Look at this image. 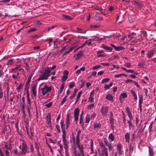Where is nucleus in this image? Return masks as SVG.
Segmentation results:
<instances>
[{"label":"nucleus","instance_id":"1","mask_svg":"<svg viewBox=\"0 0 156 156\" xmlns=\"http://www.w3.org/2000/svg\"><path fill=\"white\" fill-rule=\"evenodd\" d=\"M125 109L126 111V112L129 119V120H128L127 122L129 125V129H131V128L133 126L132 122L133 119V117L129 107H126L125 108Z\"/></svg>","mask_w":156,"mask_h":156},{"label":"nucleus","instance_id":"2","mask_svg":"<svg viewBox=\"0 0 156 156\" xmlns=\"http://www.w3.org/2000/svg\"><path fill=\"white\" fill-rule=\"evenodd\" d=\"M28 148V147L27 146L26 142L24 141H23L21 151L19 152V155H23L25 154L27 152L28 153L29 151H27Z\"/></svg>","mask_w":156,"mask_h":156},{"label":"nucleus","instance_id":"3","mask_svg":"<svg viewBox=\"0 0 156 156\" xmlns=\"http://www.w3.org/2000/svg\"><path fill=\"white\" fill-rule=\"evenodd\" d=\"M99 145L102 151L100 156H108L107 148L104 145L103 142H100Z\"/></svg>","mask_w":156,"mask_h":156},{"label":"nucleus","instance_id":"4","mask_svg":"<svg viewBox=\"0 0 156 156\" xmlns=\"http://www.w3.org/2000/svg\"><path fill=\"white\" fill-rule=\"evenodd\" d=\"M51 89V87L48 86L47 85H44V87L41 88L42 95H45L47 92H50Z\"/></svg>","mask_w":156,"mask_h":156},{"label":"nucleus","instance_id":"5","mask_svg":"<svg viewBox=\"0 0 156 156\" xmlns=\"http://www.w3.org/2000/svg\"><path fill=\"white\" fill-rule=\"evenodd\" d=\"M108 108L107 106H102L101 110V112L103 116H105L107 115L108 111Z\"/></svg>","mask_w":156,"mask_h":156},{"label":"nucleus","instance_id":"6","mask_svg":"<svg viewBox=\"0 0 156 156\" xmlns=\"http://www.w3.org/2000/svg\"><path fill=\"white\" fill-rule=\"evenodd\" d=\"M104 142L105 145L108 147L109 151L110 152L113 148L111 142H109L107 139L105 138L104 139Z\"/></svg>","mask_w":156,"mask_h":156},{"label":"nucleus","instance_id":"7","mask_svg":"<svg viewBox=\"0 0 156 156\" xmlns=\"http://www.w3.org/2000/svg\"><path fill=\"white\" fill-rule=\"evenodd\" d=\"M156 54V50L154 49H152L148 51V53L147 54V56L149 58H150Z\"/></svg>","mask_w":156,"mask_h":156},{"label":"nucleus","instance_id":"8","mask_svg":"<svg viewBox=\"0 0 156 156\" xmlns=\"http://www.w3.org/2000/svg\"><path fill=\"white\" fill-rule=\"evenodd\" d=\"M46 123L50 127H51V114L50 113H48L46 116Z\"/></svg>","mask_w":156,"mask_h":156},{"label":"nucleus","instance_id":"9","mask_svg":"<svg viewBox=\"0 0 156 156\" xmlns=\"http://www.w3.org/2000/svg\"><path fill=\"white\" fill-rule=\"evenodd\" d=\"M62 138L63 144L64 145V148L65 149V151L66 150H68V144H69V142L67 141L66 137Z\"/></svg>","mask_w":156,"mask_h":156},{"label":"nucleus","instance_id":"10","mask_svg":"<svg viewBox=\"0 0 156 156\" xmlns=\"http://www.w3.org/2000/svg\"><path fill=\"white\" fill-rule=\"evenodd\" d=\"M49 76L48 75L43 73L42 75L38 79V80H47L48 79V77Z\"/></svg>","mask_w":156,"mask_h":156},{"label":"nucleus","instance_id":"11","mask_svg":"<svg viewBox=\"0 0 156 156\" xmlns=\"http://www.w3.org/2000/svg\"><path fill=\"white\" fill-rule=\"evenodd\" d=\"M111 45L113 48L116 51H122L124 48L123 47L120 46H116L115 45L112 44H111Z\"/></svg>","mask_w":156,"mask_h":156},{"label":"nucleus","instance_id":"12","mask_svg":"<svg viewBox=\"0 0 156 156\" xmlns=\"http://www.w3.org/2000/svg\"><path fill=\"white\" fill-rule=\"evenodd\" d=\"M36 87L37 86L36 85L31 87V92L32 94H33L34 97H36L37 94L36 91Z\"/></svg>","mask_w":156,"mask_h":156},{"label":"nucleus","instance_id":"13","mask_svg":"<svg viewBox=\"0 0 156 156\" xmlns=\"http://www.w3.org/2000/svg\"><path fill=\"white\" fill-rule=\"evenodd\" d=\"M70 115L69 114H67L66 119V128L67 129L69 127L70 120Z\"/></svg>","mask_w":156,"mask_h":156},{"label":"nucleus","instance_id":"14","mask_svg":"<svg viewBox=\"0 0 156 156\" xmlns=\"http://www.w3.org/2000/svg\"><path fill=\"white\" fill-rule=\"evenodd\" d=\"M77 147L78 148V149H79V150H80V154H81L82 156H83L84 155V154H83L84 148L83 146V145L82 144H77Z\"/></svg>","mask_w":156,"mask_h":156},{"label":"nucleus","instance_id":"15","mask_svg":"<svg viewBox=\"0 0 156 156\" xmlns=\"http://www.w3.org/2000/svg\"><path fill=\"white\" fill-rule=\"evenodd\" d=\"M101 127V125L100 123H95L94 125V129L96 130H98L100 129Z\"/></svg>","mask_w":156,"mask_h":156},{"label":"nucleus","instance_id":"16","mask_svg":"<svg viewBox=\"0 0 156 156\" xmlns=\"http://www.w3.org/2000/svg\"><path fill=\"white\" fill-rule=\"evenodd\" d=\"M122 145L121 144H119L117 147V151L119 152V154H122Z\"/></svg>","mask_w":156,"mask_h":156},{"label":"nucleus","instance_id":"17","mask_svg":"<svg viewBox=\"0 0 156 156\" xmlns=\"http://www.w3.org/2000/svg\"><path fill=\"white\" fill-rule=\"evenodd\" d=\"M130 91L131 94L134 97V100L136 101L137 100V96L135 92L133 90H131Z\"/></svg>","mask_w":156,"mask_h":156},{"label":"nucleus","instance_id":"18","mask_svg":"<svg viewBox=\"0 0 156 156\" xmlns=\"http://www.w3.org/2000/svg\"><path fill=\"white\" fill-rule=\"evenodd\" d=\"M44 73L48 75V76H50L51 73L50 69L49 67H47L45 69Z\"/></svg>","mask_w":156,"mask_h":156},{"label":"nucleus","instance_id":"19","mask_svg":"<svg viewBox=\"0 0 156 156\" xmlns=\"http://www.w3.org/2000/svg\"><path fill=\"white\" fill-rule=\"evenodd\" d=\"M106 99L110 101H112L113 98L111 94H108L106 97Z\"/></svg>","mask_w":156,"mask_h":156},{"label":"nucleus","instance_id":"20","mask_svg":"<svg viewBox=\"0 0 156 156\" xmlns=\"http://www.w3.org/2000/svg\"><path fill=\"white\" fill-rule=\"evenodd\" d=\"M102 48L105 50H106L109 51H112V48L110 47L107 46H105L104 44H103L102 45Z\"/></svg>","mask_w":156,"mask_h":156},{"label":"nucleus","instance_id":"21","mask_svg":"<svg viewBox=\"0 0 156 156\" xmlns=\"http://www.w3.org/2000/svg\"><path fill=\"white\" fill-rule=\"evenodd\" d=\"M126 141L128 143L129 142L130 135L129 133H126L125 136Z\"/></svg>","mask_w":156,"mask_h":156},{"label":"nucleus","instance_id":"22","mask_svg":"<svg viewBox=\"0 0 156 156\" xmlns=\"http://www.w3.org/2000/svg\"><path fill=\"white\" fill-rule=\"evenodd\" d=\"M90 154L91 156H98L97 151L95 150L94 151V150L90 151Z\"/></svg>","mask_w":156,"mask_h":156},{"label":"nucleus","instance_id":"23","mask_svg":"<svg viewBox=\"0 0 156 156\" xmlns=\"http://www.w3.org/2000/svg\"><path fill=\"white\" fill-rule=\"evenodd\" d=\"M127 97V95L126 93H122L119 96V99L124 98Z\"/></svg>","mask_w":156,"mask_h":156},{"label":"nucleus","instance_id":"24","mask_svg":"<svg viewBox=\"0 0 156 156\" xmlns=\"http://www.w3.org/2000/svg\"><path fill=\"white\" fill-rule=\"evenodd\" d=\"M108 138L112 141H113L114 140V136L112 133H111L109 134Z\"/></svg>","mask_w":156,"mask_h":156},{"label":"nucleus","instance_id":"25","mask_svg":"<svg viewBox=\"0 0 156 156\" xmlns=\"http://www.w3.org/2000/svg\"><path fill=\"white\" fill-rule=\"evenodd\" d=\"M112 85V82H111L108 85H105V86L104 88L106 90H108L109 89L110 87H111Z\"/></svg>","mask_w":156,"mask_h":156},{"label":"nucleus","instance_id":"26","mask_svg":"<svg viewBox=\"0 0 156 156\" xmlns=\"http://www.w3.org/2000/svg\"><path fill=\"white\" fill-rule=\"evenodd\" d=\"M14 59L11 58L9 59L8 61L7 64V65H12L14 63V62L13 61Z\"/></svg>","mask_w":156,"mask_h":156},{"label":"nucleus","instance_id":"27","mask_svg":"<svg viewBox=\"0 0 156 156\" xmlns=\"http://www.w3.org/2000/svg\"><path fill=\"white\" fill-rule=\"evenodd\" d=\"M139 98V105H142L143 100V97L142 95H140Z\"/></svg>","mask_w":156,"mask_h":156},{"label":"nucleus","instance_id":"28","mask_svg":"<svg viewBox=\"0 0 156 156\" xmlns=\"http://www.w3.org/2000/svg\"><path fill=\"white\" fill-rule=\"evenodd\" d=\"M82 93V91H80L78 92V95L77 96L76 100L75 102V103H76L77 102V101L78 100V99L80 97V96L81 95V94Z\"/></svg>","mask_w":156,"mask_h":156},{"label":"nucleus","instance_id":"29","mask_svg":"<svg viewBox=\"0 0 156 156\" xmlns=\"http://www.w3.org/2000/svg\"><path fill=\"white\" fill-rule=\"evenodd\" d=\"M149 152L150 156H154L153 153L152 151V150L151 148L149 147Z\"/></svg>","mask_w":156,"mask_h":156},{"label":"nucleus","instance_id":"30","mask_svg":"<svg viewBox=\"0 0 156 156\" xmlns=\"http://www.w3.org/2000/svg\"><path fill=\"white\" fill-rule=\"evenodd\" d=\"M90 121V116L89 115H87L86 117V123H88Z\"/></svg>","mask_w":156,"mask_h":156},{"label":"nucleus","instance_id":"31","mask_svg":"<svg viewBox=\"0 0 156 156\" xmlns=\"http://www.w3.org/2000/svg\"><path fill=\"white\" fill-rule=\"evenodd\" d=\"M79 110L78 108H76L74 111V115H79Z\"/></svg>","mask_w":156,"mask_h":156},{"label":"nucleus","instance_id":"32","mask_svg":"<svg viewBox=\"0 0 156 156\" xmlns=\"http://www.w3.org/2000/svg\"><path fill=\"white\" fill-rule=\"evenodd\" d=\"M67 98V96H65L64 97V98H63V99L61 101V105H63V104H64V103L66 101Z\"/></svg>","mask_w":156,"mask_h":156},{"label":"nucleus","instance_id":"33","mask_svg":"<svg viewBox=\"0 0 156 156\" xmlns=\"http://www.w3.org/2000/svg\"><path fill=\"white\" fill-rule=\"evenodd\" d=\"M75 85V83L73 82H70L69 85V87L70 88H72Z\"/></svg>","mask_w":156,"mask_h":156},{"label":"nucleus","instance_id":"34","mask_svg":"<svg viewBox=\"0 0 156 156\" xmlns=\"http://www.w3.org/2000/svg\"><path fill=\"white\" fill-rule=\"evenodd\" d=\"M93 142L92 140H90V151L94 150L93 149Z\"/></svg>","mask_w":156,"mask_h":156},{"label":"nucleus","instance_id":"35","mask_svg":"<svg viewBox=\"0 0 156 156\" xmlns=\"http://www.w3.org/2000/svg\"><path fill=\"white\" fill-rule=\"evenodd\" d=\"M24 63L25 64V65L24 66V67L26 68V69L27 71H28L29 69L28 65L27 64L26 62L24 61Z\"/></svg>","mask_w":156,"mask_h":156},{"label":"nucleus","instance_id":"36","mask_svg":"<svg viewBox=\"0 0 156 156\" xmlns=\"http://www.w3.org/2000/svg\"><path fill=\"white\" fill-rule=\"evenodd\" d=\"M94 106V104H91L88 105V109L89 110H91L92 109Z\"/></svg>","mask_w":156,"mask_h":156},{"label":"nucleus","instance_id":"37","mask_svg":"<svg viewBox=\"0 0 156 156\" xmlns=\"http://www.w3.org/2000/svg\"><path fill=\"white\" fill-rule=\"evenodd\" d=\"M64 121L63 120H61L60 121V125L61 129L64 128Z\"/></svg>","mask_w":156,"mask_h":156},{"label":"nucleus","instance_id":"38","mask_svg":"<svg viewBox=\"0 0 156 156\" xmlns=\"http://www.w3.org/2000/svg\"><path fill=\"white\" fill-rule=\"evenodd\" d=\"M80 140V136H76V144H79Z\"/></svg>","mask_w":156,"mask_h":156},{"label":"nucleus","instance_id":"39","mask_svg":"<svg viewBox=\"0 0 156 156\" xmlns=\"http://www.w3.org/2000/svg\"><path fill=\"white\" fill-rule=\"evenodd\" d=\"M52 104V102H50L46 104L45 105V106L47 107V108H49L51 106Z\"/></svg>","mask_w":156,"mask_h":156},{"label":"nucleus","instance_id":"40","mask_svg":"<svg viewBox=\"0 0 156 156\" xmlns=\"http://www.w3.org/2000/svg\"><path fill=\"white\" fill-rule=\"evenodd\" d=\"M76 55L78 56V57L79 58L81 57L83 55V51H81L77 53Z\"/></svg>","mask_w":156,"mask_h":156},{"label":"nucleus","instance_id":"41","mask_svg":"<svg viewBox=\"0 0 156 156\" xmlns=\"http://www.w3.org/2000/svg\"><path fill=\"white\" fill-rule=\"evenodd\" d=\"M62 138L66 137L65 131L64 130V128L62 129Z\"/></svg>","mask_w":156,"mask_h":156},{"label":"nucleus","instance_id":"42","mask_svg":"<svg viewBox=\"0 0 156 156\" xmlns=\"http://www.w3.org/2000/svg\"><path fill=\"white\" fill-rule=\"evenodd\" d=\"M100 26L98 25H91L90 26V27L91 28H96L99 27Z\"/></svg>","mask_w":156,"mask_h":156},{"label":"nucleus","instance_id":"43","mask_svg":"<svg viewBox=\"0 0 156 156\" xmlns=\"http://www.w3.org/2000/svg\"><path fill=\"white\" fill-rule=\"evenodd\" d=\"M101 67L100 65H97L95 66H93L92 68V69L93 70H96L97 69L100 68Z\"/></svg>","mask_w":156,"mask_h":156},{"label":"nucleus","instance_id":"44","mask_svg":"<svg viewBox=\"0 0 156 156\" xmlns=\"http://www.w3.org/2000/svg\"><path fill=\"white\" fill-rule=\"evenodd\" d=\"M63 16L65 17L66 19L68 20H72L71 17L67 15H63Z\"/></svg>","mask_w":156,"mask_h":156},{"label":"nucleus","instance_id":"45","mask_svg":"<svg viewBox=\"0 0 156 156\" xmlns=\"http://www.w3.org/2000/svg\"><path fill=\"white\" fill-rule=\"evenodd\" d=\"M32 74L30 75V76H29V77H28V80L26 82V85L27 84V83H28L30 81L31 78L32 77Z\"/></svg>","mask_w":156,"mask_h":156},{"label":"nucleus","instance_id":"46","mask_svg":"<svg viewBox=\"0 0 156 156\" xmlns=\"http://www.w3.org/2000/svg\"><path fill=\"white\" fill-rule=\"evenodd\" d=\"M21 65H19L18 66L15 67L14 68L12 69V70H15L19 69L21 67Z\"/></svg>","mask_w":156,"mask_h":156},{"label":"nucleus","instance_id":"47","mask_svg":"<svg viewBox=\"0 0 156 156\" xmlns=\"http://www.w3.org/2000/svg\"><path fill=\"white\" fill-rule=\"evenodd\" d=\"M64 84L62 83L61 85L60 86V93H61L62 92V91L64 88Z\"/></svg>","mask_w":156,"mask_h":156},{"label":"nucleus","instance_id":"48","mask_svg":"<svg viewBox=\"0 0 156 156\" xmlns=\"http://www.w3.org/2000/svg\"><path fill=\"white\" fill-rule=\"evenodd\" d=\"M144 65V63L143 62H141L138 64V66L140 68L143 67Z\"/></svg>","mask_w":156,"mask_h":156},{"label":"nucleus","instance_id":"49","mask_svg":"<svg viewBox=\"0 0 156 156\" xmlns=\"http://www.w3.org/2000/svg\"><path fill=\"white\" fill-rule=\"evenodd\" d=\"M55 128L57 129V130L58 133H59L60 132V127H59V126L57 124L56 125Z\"/></svg>","mask_w":156,"mask_h":156},{"label":"nucleus","instance_id":"50","mask_svg":"<svg viewBox=\"0 0 156 156\" xmlns=\"http://www.w3.org/2000/svg\"><path fill=\"white\" fill-rule=\"evenodd\" d=\"M109 80V79L108 78H105L102 80V83H104L105 82H108Z\"/></svg>","mask_w":156,"mask_h":156},{"label":"nucleus","instance_id":"51","mask_svg":"<svg viewBox=\"0 0 156 156\" xmlns=\"http://www.w3.org/2000/svg\"><path fill=\"white\" fill-rule=\"evenodd\" d=\"M30 151L32 153H34V147L33 146V145H30Z\"/></svg>","mask_w":156,"mask_h":156},{"label":"nucleus","instance_id":"52","mask_svg":"<svg viewBox=\"0 0 156 156\" xmlns=\"http://www.w3.org/2000/svg\"><path fill=\"white\" fill-rule=\"evenodd\" d=\"M73 49V48H70L67 51H66L65 53L64 54V55H66L69 52H70Z\"/></svg>","mask_w":156,"mask_h":156},{"label":"nucleus","instance_id":"53","mask_svg":"<svg viewBox=\"0 0 156 156\" xmlns=\"http://www.w3.org/2000/svg\"><path fill=\"white\" fill-rule=\"evenodd\" d=\"M124 66L127 68H130L131 66V64L129 63H126L125 64Z\"/></svg>","mask_w":156,"mask_h":156},{"label":"nucleus","instance_id":"54","mask_svg":"<svg viewBox=\"0 0 156 156\" xmlns=\"http://www.w3.org/2000/svg\"><path fill=\"white\" fill-rule=\"evenodd\" d=\"M63 76H67L68 74V72L66 70H65L63 72Z\"/></svg>","mask_w":156,"mask_h":156},{"label":"nucleus","instance_id":"55","mask_svg":"<svg viewBox=\"0 0 156 156\" xmlns=\"http://www.w3.org/2000/svg\"><path fill=\"white\" fill-rule=\"evenodd\" d=\"M153 124V122H151V124L149 126V129L150 131V132H151L152 131V127Z\"/></svg>","mask_w":156,"mask_h":156},{"label":"nucleus","instance_id":"56","mask_svg":"<svg viewBox=\"0 0 156 156\" xmlns=\"http://www.w3.org/2000/svg\"><path fill=\"white\" fill-rule=\"evenodd\" d=\"M12 78L15 80H16L19 78V77L17 75H16L14 74H13L12 76Z\"/></svg>","mask_w":156,"mask_h":156},{"label":"nucleus","instance_id":"57","mask_svg":"<svg viewBox=\"0 0 156 156\" xmlns=\"http://www.w3.org/2000/svg\"><path fill=\"white\" fill-rule=\"evenodd\" d=\"M85 44H88L89 46L91 45V42L89 41H86L84 42Z\"/></svg>","mask_w":156,"mask_h":156},{"label":"nucleus","instance_id":"58","mask_svg":"<svg viewBox=\"0 0 156 156\" xmlns=\"http://www.w3.org/2000/svg\"><path fill=\"white\" fill-rule=\"evenodd\" d=\"M97 57H104L105 56V55L104 54H97Z\"/></svg>","mask_w":156,"mask_h":156},{"label":"nucleus","instance_id":"59","mask_svg":"<svg viewBox=\"0 0 156 156\" xmlns=\"http://www.w3.org/2000/svg\"><path fill=\"white\" fill-rule=\"evenodd\" d=\"M21 84H20L19 86L16 88V90L17 91H19L22 88Z\"/></svg>","mask_w":156,"mask_h":156},{"label":"nucleus","instance_id":"60","mask_svg":"<svg viewBox=\"0 0 156 156\" xmlns=\"http://www.w3.org/2000/svg\"><path fill=\"white\" fill-rule=\"evenodd\" d=\"M122 75H124V74L120 73L119 74L115 75V77L118 78L121 77Z\"/></svg>","mask_w":156,"mask_h":156},{"label":"nucleus","instance_id":"61","mask_svg":"<svg viewBox=\"0 0 156 156\" xmlns=\"http://www.w3.org/2000/svg\"><path fill=\"white\" fill-rule=\"evenodd\" d=\"M67 76H63L62 77V80L63 81H65L67 79Z\"/></svg>","mask_w":156,"mask_h":156},{"label":"nucleus","instance_id":"62","mask_svg":"<svg viewBox=\"0 0 156 156\" xmlns=\"http://www.w3.org/2000/svg\"><path fill=\"white\" fill-rule=\"evenodd\" d=\"M89 101H90L91 102H94V98L93 97L90 96L89 98Z\"/></svg>","mask_w":156,"mask_h":156},{"label":"nucleus","instance_id":"63","mask_svg":"<svg viewBox=\"0 0 156 156\" xmlns=\"http://www.w3.org/2000/svg\"><path fill=\"white\" fill-rule=\"evenodd\" d=\"M142 34H143L144 36L146 37L147 36V34L145 31H142Z\"/></svg>","mask_w":156,"mask_h":156},{"label":"nucleus","instance_id":"64","mask_svg":"<svg viewBox=\"0 0 156 156\" xmlns=\"http://www.w3.org/2000/svg\"><path fill=\"white\" fill-rule=\"evenodd\" d=\"M145 127V126H144V128L143 129L142 128H140L139 129V130L138 131V132L140 133H141L143 132L144 131V130Z\"/></svg>","mask_w":156,"mask_h":156}]
</instances>
